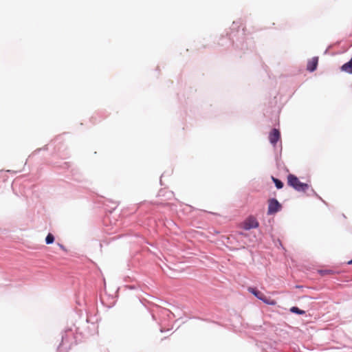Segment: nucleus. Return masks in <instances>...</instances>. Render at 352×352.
<instances>
[{"instance_id": "39448f33", "label": "nucleus", "mask_w": 352, "mask_h": 352, "mask_svg": "<svg viewBox=\"0 0 352 352\" xmlns=\"http://www.w3.org/2000/svg\"><path fill=\"white\" fill-rule=\"evenodd\" d=\"M280 131L276 129H272L269 135V140H270V143L274 146H275L276 143L278 142V141L280 140Z\"/></svg>"}, {"instance_id": "423d86ee", "label": "nucleus", "mask_w": 352, "mask_h": 352, "mask_svg": "<svg viewBox=\"0 0 352 352\" xmlns=\"http://www.w3.org/2000/svg\"><path fill=\"white\" fill-rule=\"evenodd\" d=\"M318 63V57H313L309 60L307 65V69L309 72H314L316 69Z\"/></svg>"}, {"instance_id": "9b49d317", "label": "nucleus", "mask_w": 352, "mask_h": 352, "mask_svg": "<svg viewBox=\"0 0 352 352\" xmlns=\"http://www.w3.org/2000/svg\"><path fill=\"white\" fill-rule=\"evenodd\" d=\"M347 264L348 265H351L352 264V259L351 261H348Z\"/></svg>"}, {"instance_id": "9d476101", "label": "nucleus", "mask_w": 352, "mask_h": 352, "mask_svg": "<svg viewBox=\"0 0 352 352\" xmlns=\"http://www.w3.org/2000/svg\"><path fill=\"white\" fill-rule=\"evenodd\" d=\"M320 274L325 275L331 273L330 270H322L320 272Z\"/></svg>"}, {"instance_id": "20e7f679", "label": "nucleus", "mask_w": 352, "mask_h": 352, "mask_svg": "<svg viewBox=\"0 0 352 352\" xmlns=\"http://www.w3.org/2000/svg\"><path fill=\"white\" fill-rule=\"evenodd\" d=\"M258 225L259 223L257 219L253 216H250L243 222V229L250 230L252 228H256Z\"/></svg>"}, {"instance_id": "6e6552de", "label": "nucleus", "mask_w": 352, "mask_h": 352, "mask_svg": "<svg viewBox=\"0 0 352 352\" xmlns=\"http://www.w3.org/2000/svg\"><path fill=\"white\" fill-rule=\"evenodd\" d=\"M272 180L274 182V184L278 189H280L283 188V184L280 180H279L274 177H272Z\"/></svg>"}, {"instance_id": "f03ea898", "label": "nucleus", "mask_w": 352, "mask_h": 352, "mask_svg": "<svg viewBox=\"0 0 352 352\" xmlns=\"http://www.w3.org/2000/svg\"><path fill=\"white\" fill-rule=\"evenodd\" d=\"M248 291L254 294L256 298L262 300L264 303L270 305H275L276 304V301L274 299H272L269 297H267L263 293L257 290L253 287H249Z\"/></svg>"}, {"instance_id": "f257e3e1", "label": "nucleus", "mask_w": 352, "mask_h": 352, "mask_svg": "<svg viewBox=\"0 0 352 352\" xmlns=\"http://www.w3.org/2000/svg\"><path fill=\"white\" fill-rule=\"evenodd\" d=\"M287 184L298 191H306L309 188V185L301 182L298 178L293 174H289L287 176Z\"/></svg>"}, {"instance_id": "7ed1b4c3", "label": "nucleus", "mask_w": 352, "mask_h": 352, "mask_svg": "<svg viewBox=\"0 0 352 352\" xmlns=\"http://www.w3.org/2000/svg\"><path fill=\"white\" fill-rule=\"evenodd\" d=\"M281 209V205L276 199H270L268 201V214H273Z\"/></svg>"}, {"instance_id": "1a4fd4ad", "label": "nucleus", "mask_w": 352, "mask_h": 352, "mask_svg": "<svg viewBox=\"0 0 352 352\" xmlns=\"http://www.w3.org/2000/svg\"><path fill=\"white\" fill-rule=\"evenodd\" d=\"M54 237L53 234L51 233H49L45 238L46 243L51 244L54 242Z\"/></svg>"}, {"instance_id": "0eeeda50", "label": "nucleus", "mask_w": 352, "mask_h": 352, "mask_svg": "<svg viewBox=\"0 0 352 352\" xmlns=\"http://www.w3.org/2000/svg\"><path fill=\"white\" fill-rule=\"evenodd\" d=\"M290 311H291L292 313H295V314H300V315H302V314H305V311L300 309H299L298 307H292L290 309Z\"/></svg>"}]
</instances>
